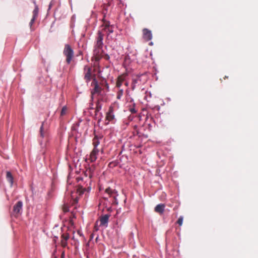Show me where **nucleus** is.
I'll return each instance as SVG.
<instances>
[{
	"instance_id": "obj_39",
	"label": "nucleus",
	"mask_w": 258,
	"mask_h": 258,
	"mask_svg": "<svg viewBox=\"0 0 258 258\" xmlns=\"http://www.w3.org/2000/svg\"><path fill=\"white\" fill-rule=\"evenodd\" d=\"M62 255L64 256L63 253H62Z\"/></svg>"
},
{
	"instance_id": "obj_5",
	"label": "nucleus",
	"mask_w": 258,
	"mask_h": 258,
	"mask_svg": "<svg viewBox=\"0 0 258 258\" xmlns=\"http://www.w3.org/2000/svg\"><path fill=\"white\" fill-rule=\"evenodd\" d=\"M91 86H93V88L91 91V94L92 95H94L95 94H99L102 89V88L99 85L98 81H97L96 78H93V80L92 82L91 83Z\"/></svg>"
},
{
	"instance_id": "obj_20",
	"label": "nucleus",
	"mask_w": 258,
	"mask_h": 258,
	"mask_svg": "<svg viewBox=\"0 0 258 258\" xmlns=\"http://www.w3.org/2000/svg\"><path fill=\"white\" fill-rule=\"evenodd\" d=\"M105 192L110 195H112L115 193L114 190L111 189L110 187L107 188L105 190Z\"/></svg>"
},
{
	"instance_id": "obj_30",
	"label": "nucleus",
	"mask_w": 258,
	"mask_h": 258,
	"mask_svg": "<svg viewBox=\"0 0 258 258\" xmlns=\"http://www.w3.org/2000/svg\"><path fill=\"white\" fill-rule=\"evenodd\" d=\"M108 31L109 33H112L113 32V30L112 28L108 27Z\"/></svg>"
},
{
	"instance_id": "obj_13",
	"label": "nucleus",
	"mask_w": 258,
	"mask_h": 258,
	"mask_svg": "<svg viewBox=\"0 0 258 258\" xmlns=\"http://www.w3.org/2000/svg\"><path fill=\"white\" fill-rule=\"evenodd\" d=\"M95 60L96 61H99L101 58H104L106 60H109L110 59V56L108 54L105 53L104 51H102V52L99 55H95Z\"/></svg>"
},
{
	"instance_id": "obj_38",
	"label": "nucleus",
	"mask_w": 258,
	"mask_h": 258,
	"mask_svg": "<svg viewBox=\"0 0 258 258\" xmlns=\"http://www.w3.org/2000/svg\"><path fill=\"white\" fill-rule=\"evenodd\" d=\"M79 179V177H77V179Z\"/></svg>"
},
{
	"instance_id": "obj_24",
	"label": "nucleus",
	"mask_w": 258,
	"mask_h": 258,
	"mask_svg": "<svg viewBox=\"0 0 258 258\" xmlns=\"http://www.w3.org/2000/svg\"><path fill=\"white\" fill-rule=\"evenodd\" d=\"M67 107L63 106L61 109L60 115L63 116V115H65L67 113Z\"/></svg>"
},
{
	"instance_id": "obj_28",
	"label": "nucleus",
	"mask_w": 258,
	"mask_h": 258,
	"mask_svg": "<svg viewBox=\"0 0 258 258\" xmlns=\"http://www.w3.org/2000/svg\"><path fill=\"white\" fill-rule=\"evenodd\" d=\"M36 18V17H32V18L31 20V21L30 22V24H29L30 27H32V26L33 24L34 23Z\"/></svg>"
},
{
	"instance_id": "obj_9",
	"label": "nucleus",
	"mask_w": 258,
	"mask_h": 258,
	"mask_svg": "<svg viewBox=\"0 0 258 258\" xmlns=\"http://www.w3.org/2000/svg\"><path fill=\"white\" fill-rule=\"evenodd\" d=\"M114 107L112 106H110L109 108L108 111L106 114V119L108 121H112L114 118V115L113 114Z\"/></svg>"
},
{
	"instance_id": "obj_31",
	"label": "nucleus",
	"mask_w": 258,
	"mask_h": 258,
	"mask_svg": "<svg viewBox=\"0 0 258 258\" xmlns=\"http://www.w3.org/2000/svg\"><path fill=\"white\" fill-rule=\"evenodd\" d=\"M131 111L132 112V113H135L136 112V111L135 110V109H132L131 110Z\"/></svg>"
},
{
	"instance_id": "obj_22",
	"label": "nucleus",
	"mask_w": 258,
	"mask_h": 258,
	"mask_svg": "<svg viewBox=\"0 0 258 258\" xmlns=\"http://www.w3.org/2000/svg\"><path fill=\"white\" fill-rule=\"evenodd\" d=\"M62 211L64 213H67L69 211V206L67 204L64 203L62 207Z\"/></svg>"
},
{
	"instance_id": "obj_4",
	"label": "nucleus",
	"mask_w": 258,
	"mask_h": 258,
	"mask_svg": "<svg viewBox=\"0 0 258 258\" xmlns=\"http://www.w3.org/2000/svg\"><path fill=\"white\" fill-rule=\"evenodd\" d=\"M84 80L87 83H88L91 81V79L93 80L94 78L95 77V75L92 74V68L88 67H85L84 69Z\"/></svg>"
},
{
	"instance_id": "obj_26",
	"label": "nucleus",
	"mask_w": 258,
	"mask_h": 258,
	"mask_svg": "<svg viewBox=\"0 0 258 258\" xmlns=\"http://www.w3.org/2000/svg\"><path fill=\"white\" fill-rule=\"evenodd\" d=\"M183 223V217L180 216L178 220L177 221V223L178 224L179 226H181Z\"/></svg>"
},
{
	"instance_id": "obj_29",
	"label": "nucleus",
	"mask_w": 258,
	"mask_h": 258,
	"mask_svg": "<svg viewBox=\"0 0 258 258\" xmlns=\"http://www.w3.org/2000/svg\"><path fill=\"white\" fill-rule=\"evenodd\" d=\"M105 28L110 27V23L109 22L106 21L104 22Z\"/></svg>"
},
{
	"instance_id": "obj_17",
	"label": "nucleus",
	"mask_w": 258,
	"mask_h": 258,
	"mask_svg": "<svg viewBox=\"0 0 258 258\" xmlns=\"http://www.w3.org/2000/svg\"><path fill=\"white\" fill-rule=\"evenodd\" d=\"M62 237L63 238L61 241V245L63 247H65L67 244V240L68 239L69 237L68 236H64V235H63Z\"/></svg>"
},
{
	"instance_id": "obj_32",
	"label": "nucleus",
	"mask_w": 258,
	"mask_h": 258,
	"mask_svg": "<svg viewBox=\"0 0 258 258\" xmlns=\"http://www.w3.org/2000/svg\"><path fill=\"white\" fill-rule=\"evenodd\" d=\"M105 87H106V88L108 89L109 88V86L108 85L107 83H106V84H105Z\"/></svg>"
},
{
	"instance_id": "obj_3",
	"label": "nucleus",
	"mask_w": 258,
	"mask_h": 258,
	"mask_svg": "<svg viewBox=\"0 0 258 258\" xmlns=\"http://www.w3.org/2000/svg\"><path fill=\"white\" fill-rule=\"evenodd\" d=\"M63 53L66 57V61L67 63H70L74 56V51L70 45L69 44L65 45Z\"/></svg>"
},
{
	"instance_id": "obj_18",
	"label": "nucleus",
	"mask_w": 258,
	"mask_h": 258,
	"mask_svg": "<svg viewBox=\"0 0 258 258\" xmlns=\"http://www.w3.org/2000/svg\"><path fill=\"white\" fill-rule=\"evenodd\" d=\"M34 3L35 4V7L33 11V17L37 18L38 14V7L37 5H36L35 2H34Z\"/></svg>"
},
{
	"instance_id": "obj_6",
	"label": "nucleus",
	"mask_w": 258,
	"mask_h": 258,
	"mask_svg": "<svg viewBox=\"0 0 258 258\" xmlns=\"http://www.w3.org/2000/svg\"><path fill=\"white\" fill-rule=\"evenodd\" d=\"M23 203L22 201H18L13 207V215L17 217L20 214L22 209Z\"/></svg>"
},
{
	"instance_id": "obj_35",
	"label": "nucleus",
	"mask_w": 258,
	"mask_h": 258,
	"mask_svg": "<svg viewBox=\"0 0 258 258\" xmlns=\"http://www.w3.org/2000/svg\"><path fill=\"white\" fill-rule=\"evenodd\" d=\"M76 140H77V139H78V137L77 136L76 137Z\"/></svg>"
},
{
	"instance_id": "obj_14",
	"label": "nucleus",
	"mask_w": 258,
	"mask_h": 258,
	"mask_svg": "<svg viewBox=\"0 0 258 258\" xmlns=\"http://www.w3.org/2000/svg\"><path fill=\"white\" fill-rule=\"evenodd\" d=\"M109 219V216L108 215H105L102 216L100 219V225L105 226L106 225Z\"/></svg>"
},
{
	"instance_id": "obj_7",
	"label": "nucleus",
	"mask_w": 258,
	"mask_h": 258,
	"mask_svg": "<svg viewBox=\"0 0 258 258\" xmlns=\"http://www.w3.org/2000/svg\"><path fill=\"white\" fill-rule=\"evenodd\" d=\"M143 38L146 41H149L152 39V34L151 31L147 28H144L142 30Z\"/></svg>"
},
{
	"instance_id": "obj_12",
	"label": "nucleus",
	"mask_w": 258,
	"mask_h": 258,
	"mask_svg": "<svg viewBox=\"0 0 258 258\" xmlns=\"http://www.w3.org/2000/svg\"><path fill=\"white\" fill-rule=\"evenodd\" d=\"M99 150L97 149L94 148L90 154L89 159L91 162H94L97 159V155L98 154Z\"/></svg>"
},
{
	"instance_id": "obj_37",
	"label": "nucleus",
	"mask_w": 258,
	"mask_h": 258,
	"mask_svg": "<svg viewBox=\"0 0 258 258\" xmlns=\"http://www.w3.org/2000/svg\"><path fill=\"white\" fill-rule=\"evenodd\" d=\"M78 233L79 234V233H80V231H79V230H78Z\"/></svg>"
},
{
	"instance_id": "obj_34",
	"label": "nucleus",
	"mask_w": 258,
	"mask_h": 258,
	"mask_svg": "<svg viewBox=\"0 0 258 258\" xmlns=\"http://www.w3.org/2000/svg\"><path fill=\"white\" fill-rule=\"evenodd\" d=\"M74 19H75V16H73L72 17V20L73 21L74 20Z\"/></svg>"
},
{
	"instance_id": "obj_23",
	"label": "nucleus",
	"mask_w": 258,
	"mask_h": 258,
	"mask_svg": "<svg viewBox=\"0 0 258 258\" xmlns=\"http://www.w3.org/2000/svg\"><path fill=\"white\" fill-rule=\"evenodd\" d=\"M99 142L98 141V139H94L93 144L94 146V148L97 149V146L99 145Z\"/></svg>"
},
{
	"instance_id": "obj_10",
	"label": "nucleus",
	"mask_w": 258,
	"mask_h": 258,
	"mask_svg": "<svg viewBox=\"0 0 258 258\" xmlns=\"http://www.w3.org/2000/svg\"><path fill=\"white\" fill-rule=\"evenodd\" d=\"M165 206L164 204H160L157 205L154 209L155 212L159 214L160 215L162 214L164 212Z\"/></svg>"
},
{
	"instance_id": "obj_15",
	"label": "nucleus",
	"mask_w": 258,
	"mask_h": 258,
	"mask_svg": "<svg viewBox=\"0 0 258 258\" xmlns=\"http://www.w3.org/2000/svg\"><path fill=\"white\" fill-rule=\"evenodd\" d=\"M6 178L7 180L10 183L11 186H12L13 184V176L10 171H7L6 172Z\"/></svg>"
},
{
	"instance_id": "obj_11",
	"label": "nucleus",
	"mask_w": 258,
	"mask_h": 258,
	"mask_svg": "<svg viewBox=\"0 0 258 258\" xmlns=\"http://www.w3.org/2000/svg\"><path fill=\"white\" fill-rule=\"evenodd\" d=\"M126 76V74H122L118 77L116 84V86L117 88H120V86L122 85V83L125 80Z\"/></svg>"
},
{
	"instance_id": "obj_8",
	"label": "nucleus",
	"mask_w": 258,
	"mask_h": 258,
	"mask_svg": "<svg viewBox=\"0 0 258 258\" xmlns=\"http://www.w3.org/2000/svg\"><path fill=\"white\" fill-rule=\"evenodd\" d=\"M144 76L143 74L138 75L133 79L132 89L134 90L137 84L139 85L142 82V77Z\"/></svg>"
},
{
	"instance_id": "obj_25",
	"label": "nucleus",
	"mask_w": 258,
	"mask_h": 258,
	"mask_svg": "<svg viewBox=\"0 0 258 258\" xmlns=\"http://www.w3.org/2000/svg\"><path fill=\"white\" fill-rule=\"evenodd\" d=\"M123 95V90L122 89H121L118 92H117V98L118 99H120V98L121 97V96H122Z\"/></svg>"
},
{
	"instance_id": "obj_1",
	"label": "nucleus",
	"mask_w": 258,
	"mask_h": 258,
	"mask_svg": "<svg viewBox=\"0 0 258 258\" xmlns=\"http://www.w3.org/2000/svg\"><path fill=\"white\" fill-rule=\"evenodd\" d=\"M81 195V190L80 187L79 185H78V188L77 189V191L75 193L73 192L72 194V206L74 207V209L72 210L71 212V218L72 219L73 218H77V217H79L81 215L80 212L78 210V207L76 205L78 204V201L79 200V196Z\"/></svg>"
},
{
	"instance_id": "obj_27",
	"label": "nucleus",
	"mask_w": 258,
	"mask_h": 258,
	"mask_svg": "<svg viewBox=\"0 0 258 258\" xmlns=\"http://www.w3.org/2000/svg\"><path fill=\"white\" fill-rule=\"evenodd\" d=\"M90 189H91V188H90V187H89L88 188V189H87L86 188H83L82 187V191H81L82 195L83 194H84V192H85V191H86L87 192H88L89 191V190H90Z\"/></svg>"
},
{
	"instance_id": "obj_16",
	"label": "nucleus",
	"mask_w": 258,
	"mask_h": 258,
	"mask_svg": "<svg viewBox=\"0 0 258 258\" xmlns=\"http://www.w3.org/2000/svg\"><path fill=\"white\" fill-rule=\"evenodd\" d=\"M43 126H44V122H43L42 123V125L40 128V135L41 137H42V138H44V137H45V136L46 135V132L44 130Z\"/></svg>"
},
{
	"instance_id": "obj_33",
	"label": "nucleus",
	"mask_w": 258,
	"mask_h": 258,
	"mask_svg": "<svg viewBox=\"0 0 258 258\" xmlns=\"http://www.w3.org/2000/svg\"><path fill=\"white\" fill-rule=\"evenodd\" d=\"M128 83H127V82H125V85L126 86H128Z\"/></svg>"
},
{
	"instance_id": "obj_2",
	"label": "nucleus",
	"mask_w": 258,
	"mask_h": 258,
	"mask_svg": "<svg viewBox=\"0 0 258 258\" xmlns=\"http://www.w3.org/2000/svg\"><path fill=\"white\" fill-rule=\"evenodd\" d=\"M104 34H102L100 31H98L97 33V36L96 37V42L94 49V55H99L102 52L103 50L102 49L103 43Z\"/></svg>"
},
{
	"instance_id": "obj_19",
	"label": "nucleus",
	"mask_w": 258,
	"mask_h": 258,
	"mask_svg": "<svg viewBox=\"0 0 258 258\" xmlns=\"http://www.w3.org/2000/svg\"><path fill=\"white\" fill-rule=\"evenodd\" d=\"M79 127V122H78L75 125H73L72 127L73 131V134L74 135L75 133L77 131L78 128Z\"/></svg>"
},
{
	"instance_id": "obj_36",
	"label": "nucleus",
	"mask_w": 258,
	"mask_h": 258,
	"mask_svg": "<svg viewBox=\"0 0 258 258\" xmlns=\"http://www.w3.org/2000/svg\"><path fill=\"white\" fill-rule=\"evenodd\" d=\"M81 166V164L79 165V167H80Z\"/></svg>"
},
{
	"instance_id": "obj_40",
	"label": "nucleus",
	"mask_w": 258,
	"mask_h": 258,
	"mask_svg": "<svg viewBox=\"0 0 258 258\" xmlns=\"http://www.w3.org/2000/svg\"><path fill=\"white\" fill-rule=\"evenodd\" d=\"M62 255L64 256L63 253H62Z\"/></svg>"
},
{
	"instance_id": "obj_21",
	"label": "nucleus",
	"mask_w": 258,
	"mask_h": 258,
	"mask_svg": "<svg viewBox=\"0 0 258 258\" xmlns=\"http://www.w3.org/2000/svg\"><path fill=\"white\" fill-rule=\"evenodd\" d=\"M102 108V105L100 104V101H98L96 107V112H98L101 110Z\"/></svg>"
}]
</instances>
